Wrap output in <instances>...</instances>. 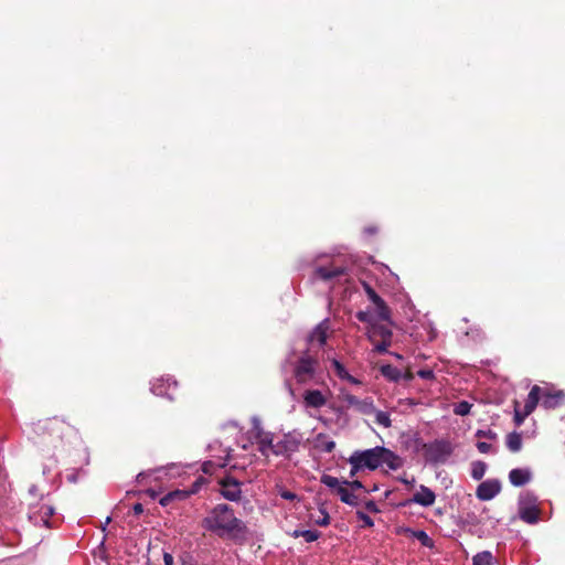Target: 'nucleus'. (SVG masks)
Wrapping results in <instances>:
<instances>
[{"label": "nucleus", "instance_id": "52", "mask_svg": "<svg viewBox=\"0 0 565 565\" xmlns=\"http://www.w3.org/2000/svg\"><path fill=\"white\" fill-rule=\"evenodd\" d=\"M366 231H367L370 234L375 233V228H372V227L367 228Z\"/></svg>", "mask_w": 565, "mask_h": 565}, {"label": "nucleus", "instance_id": "28", "mask_svg": "<svg viewBox=\"0 0 565 565\" xmlns=\"http://www.w3.org/2000/svg\"><path fill=\"white\" fill-rule=\"evenodd\" d=\"M316 446L321 451L331 452L335 447V443L326 435L319 434L316 439Z\"/></svg>", "mask_w": 565, "mask_h": 565}, {"label": "nucleus", "instance_id": "13", "mask_svg": "<svg viewBox=\"0 0 565 565\" xmlns=\"http://www.w3.org/2000/svg\"><path fill=\"white\" fill-rule=\"evenodd\" d=\"M331 393H323L320 390H306L302 394L303 405L306 408L319 409L327 405L328 396Z\"/></svg>", "mask_w": 565, "mask_h": 565}, {"label": "nucleus", "instance_id": "55", "mask_svg": "<svg viewBox=\"0 0 565 565\" xmlns=\"http://www.w3.org/2000/svg\"><path fill=\"white\" fill-rule=\"evenodd\" d=\"M30 492L31 493L35 492V487L34 486L30 488Z\"/></svg>", "mask_w": 565, "mask_h": 565}, {"label": "nucleus", "instance_id": "32", "mask_svg": "<svg viewBox=\"0 0 565 565\" xmlns=\"http://www.w3.org/2000/svg\"><path fill=\"white\" fill-rule=\"evenodd\" d=\"M487 470V465L482 461H477L472 463L471 468V477L475 480H480L483 478Z\"/></svg>", "mask_w": 565, "mask_h": 565}, {"label": "nucleus", "instance_id": "43", "mask_svg": "<svg viewBox=\"0 0 565 565\" xmlns=\"http://www.w3.org/2000/svg\"><path fill=\"white\" fill-rule=\"evenodd\" d=\"M417 374L424 380H431L434 377V372L431 370H419Z\"/></svg>", "mask_w": 565, "mask_h": 565}, {"label": "nucleus", "instance_id": "20", "mask_svg": "<svg viewBox=\"0 0 565 565\" xmlns=\"http://www.w3.org/2000/svg\"><path fill=\"white\" fill-rule=\"evenodd\" d=\"M436 495L427 487L420 486L419 490L414 494L412 501L422 507H430L435 503Z\"/></svg>", "mask_w": 565, "mask_h": 565}, {"label": "nucleus", "instance_id": "19", "mask_svg": "<svg viewBox=\"0 0 565 565\" xmlns=\"http://www.w3.org/2000/svg\"><path fill=\"white\" fill-rule=\"evenodd\" d=\"M198 489H199V482H195L193 488L190 491H186V490L170 491L169 493H167L159 500V503L162 507H168L173 501L185 500L190 494L195 493L198 491Z\"/></svg>", "mask_w": 565, "mask_h": 565}, {"label": "nucleus", "instance_id": "4", "mask_svg": "<svg viewBox=\"0 0 565 565\" xmlns=\"http://www.w3.org/2000/svg\"><path fill=\"white\" fill-rule=\"evenodd\" d=\"M318 360L309 353H303L294 367L296 381L302 385L317 383Z\"/></svg>", "mask_w": 565, "mask_h": 565}, {"label": "nucleus", "instance_id": "48", "mask_svg": "<svg viewBox=\"0 0 565 565\" xmlns=\"http://www.w3.org/2000/svg\"><path fill=\"white\" fill-rule=\"evenodd\" d=\"M148 475H149L148 472H140V473H138V476H137V481H138V482H141V480H142L146 476H148Z\"/></svg>", "mask_w": 565, "mask_h": 565}, {"label": "nucleus", "instance_id": "51", "mask_svg": "<svg viewBox=\"0 0 565 565\" xmlns=\"http://www.w3.org/2000/svg\"><path fill=\"white\" fill-rule=\"evenodd\" d=\"M182 565H195V564L191 561H186V562H183Z\"/></svg>", "mask_w": 565, "mask_h": 565}, {"label": "nucleus", "instance_id": "34", "mask_svg": "<svg viewBox=\"0 0 565 565\" xmlns=\"http://www.w3.org/2000/svg\"><path fill=\"white\" fill-rule=\"evenodd\" d=\"M471 406L467 401H461L455 405L454 413L459 416H466L470 413Z\"/></svg>", "mask_w": 565, "mask_h": 565}, {"label": "nucleus", "instance_id": "1", "mask_svg": "<svg viewBox=\"0 0 565 565\" xmlns=\"http://www.w3.org/2000/svg\"><path fill=\"white\" fill-rule=\"evenodd\" d=\"M351 466L350 477L362 470H375L386 467L390 470H397L403 465V459L388 448L376 446L365 450H355L348 459Z\"/></svg>", "mask_w": 565, "mask_h": 565}, {"label": "nucleus", "instance_id": "53", "mask_svg": "<svg viewBox=\"0 0 565 565\" xmlns=\"http://www.w3.org/2000/svg\"><path fill=\"white\" fill-rule=\"evenodd\" d=\"M393 355L396 358V359H402V355L398 354V353H393Z\"/></svg>", "mask_w": 565, "mask_h": 565}, {"label": "nucleus", "instance_id": "56", "mask_svg": "<svg viewBox=\"0 0 565 565\" xmlns=\"http://www.w3.org/2000/svg\"><path fill=\"white\" fill-rule=\"evenodd\" d=\"M149 493H150V495H151L152 498H154V497H156V492H154V491H149Z\"/></svg>", "mask_w": 565, "mask_h": 565}, {"label": "nucleus", "instance_id": "31", "mask_svg": "<svg viewBox=\"0 0 565 565\" xmlns=\"http://www.w3.org/2000/svg\"><path fill=\"white\" fill-rule=\"evenodd\" d=\"M362 414L371 415L375 412L374 403L371 398L359 399L358 406L355 408Z\"/></svg>", "mask_w": 565, "mask_h": 565}, {"label": "nucleus", "instance_id": "27", "mask_svg": "<svg viewBox=\"0 0 565 565\" xmlns=\"http://www.w3.org/2000/svg\"><path fill=\"white\" fill-rule=\"evenodd\" d=\"M507 447L512 452H518L522 448V436L520 433L513 431L510 433L507 437Z\"/></svg>", "mask_w": 565, "mask_h": 565}, {"label": "nucleus", "instance_id": "46", "mask_svg": "<svg viewBox=\"0 0 565 565\" xmlns=\"http://www.w3.org/2000/svg\"><path fill=\"white\" fill-rule=\"evenodd\" d=\"M132 511H134V513H135L136 515L141 514V513L143 512V507H142V504H141V503H136V504H134V507H132Z\"/></svg>", "mask_w": 565, "mask_h": 565}, {"label": "nucleus", "instance_id": "30", "mask_svg": "<svg viewBox=\"0 0 565 565\" xmlns=\"http://www.w3.org/2000/svg\"><path fill=\"white\" fill-rule=\"evenodd\" d=\"M292 535L295 537H303L308 543L315 542L319 537V532L315 530H296Z\"/></svg>", "mask_w": 565, "mask_h": 565}, {"label": "nucleus", "instance_id": "9", "mask_svg": "<svg viewBox=\"0 0 565 565\" xmlns=\"http://www.w3.org/2000/svg\"><path fill=\"white\" fill-rule=\"evenodd\" d=\"M363 289L369 300L373 305V309H370L373 316V321L380 320L391 323V310L387 307L386 302L376 294V291L369 284L363 282Z\"/></svg>", "mask_w": 565, "mask_h": 565}, {"label": "nucleus", "instance_id": "22", "mask_svg": "<svg viewBox=\"0 0 565 565\" xmlns=\"http://www.w3.org/2000/svg\"><path fill=\"white\" fill-rule=\"evenodd\" d=\"M252 424H253L252 434H253L254 438L256 439L257 448L260 451V448L263 447V440L270 439V437L273 436V433L265 431L262 427L260 419L256 416H254L252 418Z\"/></svg>", "mask_w": 565, "mask_h": 565}, {"label": "nucleus", "instance_id": "7", "mask_svg": "<svg viewBox=\"0 0 565 565\" xmlns=\"http://www.w3.org/2000/svg\"><path fill=\"white\" fill-rule=\"evenodd\" d=\"M355 316L359 321L369 324L366 330V337L372 343H375L377 340L392 339V330L384 324L373 321V316L370 309L361 310L356 312Z\"/></svg>", "mask_w": 565, "mask_h": 565}, {"label": "nucleus", "instance_id": "5", "mask_svg": "<svg viewBox=\"0 0 565 565\" xmlns=\"http://www.w3.org/2000/svg\"><path fill=\"white\" fill-rule=\"evenodd\" d=\"M319 257L320 256H317L316 258H310L306 262V265L315 266L312 280L333 282L347 274V266L342 264H337L335 262H332L329 265H319Z\"/></svg>", "mask_w": 565, "mask_h": 565}, {"label": "nucleus", "instance_id": "15", "mask_svg": "<svg viewBox=\"0 0 565 565\" xmlns=\"http://www.w3.org/2000/svg\"><path fill=\"white\" fill-rule=\"evenodd\" d=\"M220 484L221 493L225 499L230 501H237L241 498V483L236 479L226 477L220 482Z\"/></svg>", "mask_w": 565, "mask_h": 565}, {"label": "nucleus", "instance_id": "36", "mask_svg": "<svg viewBox=\"0 0 565 565\" xmlns=\"http://www.w3.org/2000/svg\"><path fill=\"white\" fill-rule=\"evenodd\" d=\"M392 339L377 340L374 344V350L379 353L387 352Z\"/></svg>", "mask_w": 565, "mask_h": 565}, {"label": "nucleus", "instance_id": "35", "mask_svg": "<svg viewBox=\"0 0 565 565\" xmlns=\"http://www.w3.org/2000/svg\"><path fill=\"white\" fill-rule=\"evenodd\" d=\"M413 535L422 543V545L427 547L433 546V540L428 536V534L425 531H415L413 532Z\"/></svg>", "mask_w": 565, "mask_h": 565}, {"label": "nucleus", "instance_id": "6", "mask_svg": "<svg viewBox=\"0 0 565 565\" xmlns=\"http://www.w3.org/2000/svg\"><path fill=\"white\" fill-rule=\"evenodd\" d=\"M519 518L527 524H536L540 520L537 498L532 492H523L518 501Z\"/></svg>", "mask_w": 565, "mask_h": 565}, {"label": "nucleus", "instance_id": "26", "mask_svg": "<svg viewBox=\"0 0 565 565\" xmlns=\"http://www.w3.org/2000/svg\"><path fill=\"white\" fill-rule=\"evenodd\" d=\"M337 493L339 494L340 500L343 503H347V504L353 505V507L358 505V497L348 489V486L342 484L338 489Z\"/></svg>", "mask_w": 565, "mask_h": 565}, {"label": "nucleus", "instance_id": "47", "mask_svg": "<svg viewBox=\"0 0 565 565\" xmlns=\"http://www.w3.org/2000/svg\"><path fill=\"white\" fill-rule=\"evenodd\" d=\"M407 404L408 406H415L417 403L412 398L401 399L399 404Z\"/></svg>", "mask_w": 565, "mask_h": 565}, {"label": "nucleus", "instance_id": "21", "mask_svg": "<svg viewBox=\"0 0 565 565\" xmlns=\"http://www.w3.org/2000/svg\"><path fill=\"white\" fill-rule=\"evenodd\" d=\"M381 374L387 379L391 382H398L402 379H405L406 381L412 380V374H404L401 370L397 367L391 365V364H384L381 366Z\"/></svg>", "mask_w": 565, "mask_h": 565}, {"label": "nucleus", "instance_id": "57", "mask_svg": "<svg viewBox=\"0 0 565 565\" xmlns=\"http://www.w3.org/2000/svg\"><path fill=\"white\" fill-rule=\"evenodd\" d=\"M163 469H164V468H158V469H156L154 471H156V472H161Z\"/></svg>", "mask_w": 565, "mask_h": 565}, {"label": "nucleus", "instance_id": "10", "mask_svg": "<svg viewBox=\"0 0 565 565\" xmlns=\"http://www.w3.org/2000/svg\"><path fill=\"white\" fill-rule=\"evenodd\" d=\"M539 394H537V403L541 401V404L546 409H554L558 407L565 399V393L561 390H554L553 387L545 385H537Z\"/></svg>", "mask_w": 565, "mask_h": 565}, {"label": "nucleus", "instance_id": "3", "mask_svg": "<svg viewBox=\"0 0 565 565\" xmlns=\"http://www.w3.org/2000/svg\"><path fill=\"white\" fill-rule=\"evenodd\" d=\"M303 441V435L299 430H291L281 435H275L270 439L263 440L260 454L265 457L270 455L289 458L297 452Z\"/></svg>", "mask_w": 565, "mask_h": 565}, {"label": "nucleus", "instance_id": "45", "mask_svg": "<svg viewBox=\"0 0 565 565\" xmlns=\"http://www.w3.org/2000/svg\"><path fill=\"white\" fill-rule=\"evenodd\" d=\"M163 563H164V565H174L173 556L170 553L164 552L163 553Z\"/></svg>", "mask_w": 565, "mask_h": 565}, {"label": "nucleus", "instance_id": "11", "mask_svg": "<svg viewBox=\"0 0 565 565\" xmlns=\"http://www.w3.org/2000/svg\"><path fill=\"white\" fill-rule=\"evenodd\" d=\"M539 391L537 385L531 387L522 411L519 408V403L514 402V423L516 426H521L525 418L536 408Z\"/></svg>", "mask_w": 565, "mask_h": 565}, {"label": "nucleus", "instance_id": "54", "mask_svg": "<svg viewBox=\"0 0 565 565\" xmlns=\"http://www.w3.org/2000/svg\"><path fill=\"white\" fill-rule=\"evenodd\" d=\"M367 507H369L370 509H374V508H375V505H374V503H373V502H371Z\"/></svg>", "mask_w": 565, "mask_h": 565}, {"label": "nucleus", "instance_id": "17", "mask_svg": "<svg viewBox=\"0 0 565 565\" xmlns=\"http://www.w3.org/2000/svg\"><path fill=\"white\" fill-rule=\"evenodd\" d=\"M329 331V319H323L309 334L308 342L310 344L317 343L319 347H323L327 342Z\"/></svg>", "mask_w": 565, "mask_h": 565}, {"label": "nucleus", "instance_id": "25", "mask_svg": "<svg viewBox=\"0 0 565 565\" xmlns=\"http://www.w3.org/2000/svg\"><path fill=\"white\" fill-rule=\"evenodd\" d=\"M495 557L490 551H482L472 557V565H494Z\"/></svg>", "mask_w": 565, "mask_h": 565}, {"label": "nucleus", "instance_id": "58", "mask_svg": "<svg viewBox=\"0 0 565 565\" xmlns=\"http://www.w3.org/2000/svg\"><path fill=\"white\" fill-rule=\"evenodd\" d=\"M232 468H233V469H237V468H238V466H237V465H233V466H232Z\"/></svg>", "mask_w": 565, "mask_h": 565}, {"label": "nucleus", "instance_id": "42", "mask_svg": "<svg viewBox=\"0 0 565 565\" xmlns=\"http://www.w3.org/2000/svg\"><path fill=\"white\" fill-rule=\"evenodd\" d=\"M279 495L285 499V500H289V501H292L297 498V495L291 492V491H288V490H280L279 491Z\"/></svg>", "mask_w": 565, "mask_h": 565}, {"label": "nucleus", "instance_id": "41", "mask_svg": "<svg viewBox=\"0 0 565 565\" xmlns=\"http://www.w3.org/2000/svg\"><path fill=\"white\" fill-rule=\"evenodd\" d=\"M342 483H343V484H345V486H348V487H350V488H351V489H353V490H356V489H363V484H362V482H361V481H359V480H354V481H351V482H350V481L344 480V481H342Z\"/></svg>", "mask_w": 565, "mask_h": 565}, {"label": "nucleus", "instance_id": "8", "mask_svg": "<svg viewBox=\"0 0 565 565\" xmlns=\"http://www.w3.org/2000/svg\"><path fill=\"white\" fill-rule=\"evenodd\" d=\"M425 457L431 463H444L452 454V446L448 440L436 439L424 445Z\"/></svg>", "mask_w": 565, "mask_h": 565}, {"label": "nucleus", "instance_id": "49", "mask_svg": "<svg viewBox=\"0 0 565 565\" xmlns=\"http://www.w3.org/2000/svg\"><path fill=\"white\" fill-rule=\"evenodd\" d=\"M109 522H110V518L108 516V518L106 519V522H104L103 531H105V530H106V526H107V524H108Z\"/></svg>", "mask_w": 565, "mask_h": 565}, {"label": "nucleus", "instance_id": "37", "mask_svg": "<svg viewBox=\"0 0 565 565\" xmlns=\"http://www.w3.org/2000/svg\"><path fill=\"white\" fill-rule=\"evenodd\" d=\"M319 512L321 515L313 520L315 523L320 526L328 525L330 522V516H329L328 512L324 509H320Z\"/></svg>", "mask_w": 565, "mask_h": 565}, {"label": "nucleus", "instance_id": "23", "mask_svg": "<svg viewBox=\"0 0 565 565\" xmlns=\"http://www.w3.org/2000/svg\"><path fill=\"white\" fill-rule=\"evenodd\" d=\"M331 363H332V366H333V370H334L337 376L340 380L347 381L353 385L361 384V381H359L356 377L352 376L340 361H338L337 359H333L331 361Z\"/></svg>", "mask_w": 565, "mask_h": 565}, {"label": "nucleus", "instance_id": "2", "mask_svg": "<svg viewBox=\"0 0 565 565\" xmlns=\"http://www.w3.org/2000/svg\"><path fill=\"white\" fill-rule=\"evenodd\" d=\"M202 526L218 536L243 537L246 534V525L234 515L233 510L226 504H217L202 521Z\"/></svg>", "mask_w": 565, "mask_h": 565}, {"label": "nucleus", "instance_id": "40", "mask_svg": "<svg viewBox=\"0 0 565 565\" xmlns=\"http://www.w3.org/2000/svg\"><path fill=\"white\" fill-rule=\"evenodd\" d=\"M343 398L348 403L349 406H352L354 408H356L359 399H360L356 396L349 394V393L344 394Z\"/></svg>", "mask_w": 565, "mask_h": 565}, {"label": "nucleus", "instance_id": "12", "mask_svg": "<svg viewBox=\"0 0 565 565\" xmlns=\"http://www.w3.org/2000/svg\"><path fill=\"white\" fill-rule=\"evenodd\" d=\"M178 383L171 376H161L151 382V392L157 396L172 399L173 392L177 390Z\"/></svg>", "mask_w": 565, "mask_h": 565}, {"label": "nucleus", "instance_id": "50", "mask_svg": "<svg viewBox=\"0 0 565 565\" xmlns=\"http://www.w3.org/2000/svg\"><path fill=\"white\" fill-rule=\"evenodd\" d=\"M179 467L175 465V463H171L170 466L167 467V469L171 470V469H178Z\"/></svg>", "mask_w": 565, "mask_h": 565}, {"label": "nucleus", "instance_id": "33", "mask_svg": "<svg viewBox=\"0 0 565 565\" xmlns=\"http://www.w3.org/2000/svg\"><path fill=\"white\" fill-rule=\"evenodd\" d=\"M321 483L330 489H334L335 491H338V489L343 484L342 481L330 475H323L321 477Z\"/></svg>", "mask_w": 565, "mask_h": 565}, {"label": "nucleus", "instance_id": "38", "mask_svg": "<svg viewBox=\"0 0 565 565\" xmlns=\"http://www.w3.org/2000/svg\"><path fill=\"white\" fill-rule=\"evenodd\" d=\"M476 436L478 438H488V439L497 438V434L494 431H492L491 429H487V430L479 429V430H477Z\"/></svg>", "mask_w": 565, "mask_h": 565}, {"label": "nucleus", "instance_id": "16", "mask_svg": "<svg viewBox=\"0 0 565 565\" xmlns=\"http://www.w3.org/2000/svg\"><path fill=\"white\" fill-rule=\"evenodd\" d=\"M54 514V508L49 504L32 508L30 512V520L36 525H47L50 518Z\"/></svg>", "mask_w": 565, "mask_h": 565}, {"label": "nucleus", "instance_id": "39", "mask_svg": "<svg viewBox=\"0 0 565 565\" xmlns=\"http://www.w3.org/2000/svg\"><path fill=\"white\" fill-rule=\"evenodd\" d=\"M476 447L481 454H489L492 450V445L486 441H478Z\"/></svg>", "mask_w": 565, "mask_h": 565}, {"label": "nucleus", "instance_id": "44", "mask_svg": "<svg viewBox=\"0 0 565 565\" xmlns=\"http://www.w3.org/2000/svg\"><path fill=\"white\" fill-rule=\"evenodd\" d=\"M359 518L363 521V523L367 526H373V520L363 512H358Z\"/></svg>", "mask_w": 565, "mask_h": 565}, {"label": "nucleus", "instance_id": "29", "mask_svg": "<svg viewBox=\"0 0 565 565\" xmlns=\"http://www.w3.org/2000/svg\"><path fill=\"white\" fill-rule=\"evenodd\" d=\"M375 418V423L384 428H390L392 426V420L390 414L387 412L379 411L375 408V412L372 413Z\"/></svg>", "mask_w": 565, "mask_h": 565}, {"label": "nucleus", "instance_id": "18", "mask_svg": "<svg viewBox=\"0 0 565 565\" xmlns=\"http://www.w3.org/2000/svg\"><path fill=\"white\" fill-rule=\"evenodd\" d=\"M532 471L530 468H515L509 472V481L514 487H522L532 480Z\"/></svg>", "mask_w": 565, "mask_h": 565}, {"label": "nucleus", "instance_id": "24", "mask_svg": "<svg viewBox=\"0 0 565 565\" xmlns=\"http://www.w3.org/2000/svg\"><path fill=\"white\" fill-rule=\"evenodd\" d=\"M225 451V456L224 457H218L216 459H213V460H207L203 463V472L204 473H213L214 472V468H223V467H226L228 466L230 463V454L227 450H224Z\"/></svg>", "mask_w": 565, "mask_h": 565}, {"label": "nucleus", "instance_id": "14", "mask_svg": "<svg viewBox=\"0 0 565 565\" xmlns=\"http://www.w3.org/2000/svg\"><path fill=\"white\" fill-rule=\"evenodd\" d=\"M501 491V483L497 479H488L481 482L476 491V495L481 501L492 500Z\"/></svg>", "mask_w": 565, "mask_h": 565}]
</instances>
